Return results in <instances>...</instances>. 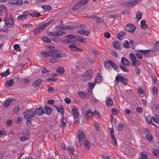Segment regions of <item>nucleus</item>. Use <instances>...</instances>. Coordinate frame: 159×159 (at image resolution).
<instances>
[{
	"label": "nucleus",
	"instance_id": "1",
	"mask_svg": "<svg viewBox=\"0 0 159 159\" xmlns=\"http://www.w3.org/2000/svg\"><path fill=\"white\" fill-rule=\"evenodd\" d=\"M23 114L27 120L26 124L28 125L30 124L32 118L35 116V113L31 110H27L23 112Z\"/></svg>",
	"mask_w": 159,
	"mask_h": 159
},
{
	"label": "nucleus",
	"instance_id": "2",
	"mask_svg": "<svg viewBox=\"0 0 159 159\" xmlns=\"http://www.w3.org/2000/svg\"><path fill=\"white\" fill-rule=\"evenodd\" d=\"M57 52H54L52 54L51 57L52 58L50 59L49 61L51 63H54L57 62L59 61L58 58L63 57L65 55L63 54L56 53Z\"/></svg>",
	"mask_w": 159,
	"mask_h": 159
},
{
	"label": "nucleus",
	"instance_id": "3",
	"mask_svg": "<svg viewBox=\"0 0 159 159\" xmlns=\"http://www.w3.org/2000/svg\"><path fill=\"white\" fill-rule=\"evenodd\" d=\"M77 135L79 143L80 144H83L85 140L84 133L81 130H79L77 131Z\"/></svg>",
	"mask_w": 159,
	"mask_h": 159
},
{
	"label": "nucleus",
	"instance_id": "4",
	"mask_svg": "<svg viewBox=\"0 0 159 159\" xmlns=\"http://www.w3.org/2000/svg\"><path fill=\"white\" fill-rule=\"evenodd\" d=\"M89 0H81L77 3L73 8L74 11H75L80 8L83 7L87 3Z\"/></svg>",
	"mask_w": 159,
	"mask_h": 159
},
{
	"label": "nucleus",
	"instance_id": "5",
	"mask_svg": "<svg viewBox=\"0 0 159 159\" xmlns=\"http://www.w3.org/2000/svg\"><path fill=\"white\" fill-rule=\"evenodd\" d=\"M6 25L8 27H11L14 24V20L11 18L6 17L4 19Z\"/></svg>",
	"mask_w": 159,
	"mask_h": 159
},
{
	"label": "nucleus",
	"instance_id": "6",
	"mask_svg": "<svg viewBox=\"0 0 159 159\" xmlns=\"http://www.w3.org/2000/svg\"><path fill=\"white\" fill-rule=\"evenodd\" d=\"M92 71L91 70H87L83 75V76L85 78L86 80L84 79L83 81L84 82H86L87 80L91 79L92 76L91 75Z\"/></svg>",
	"mask_w": 159,
	"mask_h": 159
},
{
	"label": "nucleus",
	"instance_id": "7",
	"mask_svg": "<svg viewBox=\"0 0 159 159\" xmlns=\"http://www.w3.org/2000/svg\"><path fill=\"white\" fill-rule=\"evenodd\" d=\"M58 50L56 49H51L49 51L43 52H41V54L46 57H50L52 56V54L54 52H58Z\"/></svg>",
	"mask_w": 159,
	"mask_h": 159
},
{
	"label": "nucleus",
	"instance_id": "8",
	"mask_svg": "<svg viewBox=\"0 0 159 159\" xmlns=\"http://www.w3.org/2000/svg\"><path fill=\"white\" fill-rule=\"evenodd\" d=\"M71 111L74 118V122L77 123L78 122H79V120L77 119L78 116V112L76 109L75 108H72Z\"/></svg>",
	"mask_w": 159,
	"mask_h": 159
},
{
	"label": "nucleus",
	"instance_id": "9",
	"mask_svg": "<svg viewBox=\"0 0 159 159\" xmlns=\"http://www.w3.org/2000/svg\"><path fill=\"white\" fill-rule=\"evenodd\" d=\"M29 13L27 11L24 12L23 14L18 16L17 20L19 21H23L26 18L27 16L29 15Z\"/></svg>",
	"mask_w": 159,
	"mask_h": 159
},
{
	"label": "nucleus",
	"instance_id": "10",
	"mask_svg": "<svg viewBox=\"0 0 159 159\" xmlns=\"http://www.w3.org/2000/svg\"><path fill=\"white\" fill-rule=\"evenodd\" d=\"M135 29L136 28L135 26L131 24H128L126 27V30L128 32L131 33L134 32Z\"/></svg>",
	"mask_w": 159,
	"mask_h": 159
},
{
	"label": "nucleus",
	"instance_id": "11",
	"mask_svg": "<svg viewBox=\"0 0 159 159\" xmlns=\"http://www.w3.org/2000/svg\"><path fill=\"white\" fill-rule=\"evenodd\" d=\"M85 114L86 118L88 119H91L93 118V113L91 109H87Z\"/></svg>",
	"mask_w": 159,
	"mask_h": 159
},
{
	"label": "nucleus",
	"instance_id": "12",
	"mask_svg": "<svg viewBox=\"0 0 159 159\" xmlns=\"http://www.w3.org/2000/svg\"><path fill=\"white\" fill-rule=\"evenodd\" d=\"M112 45L116 49L118 50H120L122 48L121 43L118 41H114L112 43Z\"/></svg>",
	"mask_w": 159,
	"mask_h": 159
},
{
	"label": "nucleus",
	"instance_id": "13",
	"mask_svg": "<svg viewBox=\"0 0 159 159\" xmlns=\"http://www.w3.org/2000/svg\"><path fill=\"white\" fill-rule=\"evenodd\" d=\"M34 111L35 114L39 116H41L44 113V111L42 107H40L39 108H36Z\"/></svg>",
	"mask_w": 159,
	"mask_h": 159
},
{
	"label": "nucleus",
	"instance_id": "14",
	"mask_svg": "<svg viewBox=\"0 0 159 159\" xmlns=\"http://www.w3.org/2000/svg\"><path fill=\"white\" fill-rule=\"evenodd\" d=\"M8 3L11 4L20 6L22 4V1L21 0H9Z\"/></svg>",
	"mask_w": 159,
	"mask_h": 159
},
{
	"label": "nucleus",
	"instance_id": "15",
	"mask_svg": "<svg viewBox=\"0 0 159 159\" xmlns=\"http://www.w3.org/2000/svg\"><path fill=\"white\" fill-rule=\"evenodd\" d=\"M29 134L28 133H23L20 138V140L21 142H24L28 140L29 138Z\"/></svg>",
	"mask_w": 159,
	"mask_h": 159
},
{
	"label": "nucleus",
	"instance_id": "16",
	"mask_svg": "<svg viewBox=\"0 0 159 159\" xmlns=\"http://www.w3.org/2000/svg\"><path fill=\"white\" fill-rule=\"evenodd\" d=\"M77 32L80 34L88 36L90 34V32L85 30H79L77 31Z\"/></svg>",
	"mask_w": 159,
	"mask_h": 159
},
{
	"label": "nucleus",
	"instance_id": "17",
	"mask_svg": "<svg viewBox=\"0 0 159 159\" xmlns=\"http://www.w3.org/2000/svg\"><path fill=\"white\" fill-rule=\"evenodd\" d=\"M43 109H44V113L49 115L52 113V109L50 107L45 105Z\"/></svg>",
	"mask_w": 159,
	"mask_h": 159
},
{
	"label": "nucleus",
	"instance_id": "18",
	"mask_svg": "<svg viewBox=\"0 0 159 159\" xmlns=\"http://www.w3.org/2000/svg\"><path fill=\"white\" fill-rule=\"evenodd\" d=\"M74 42L75 41H77L85 43H86L87 41V40L86 39L83 38L80 36H76V39H74Z\"/></svg>",
	"mask_w": 159,
	"mask_h": 159
},
{
	"label": "nucleus",
	"instance_id": "19",
	"mask_svg": "<svg viewBox=\"0 0 159 159\" xmlns=\"http://www.w3.org/2000/svg\"><path fill=\"white\" fill-rule=\"evenodd\" d=\"M65 118L63 116L60 119L61 124L60 125L59 127H61L62 129H63L65 128L66 126V123L64 121L65 120Z\"/></svg>",
	"mask_w": 159,
	"mask_h": 159
},
{
	"label": "nucleus",
	"instance_id": "20",
	"mask_svg": "<svg viewBox=\"0 0 159 159\" xmlns=\"http://www.w3.org/2000/svg\"><path fill=\"white\" fill-rule=\"evenodd\" d=\"M121 63L123 65L127 66L130 65V63L127 59L125 57H122L121 59Z\"/></svg>",
	"mask_w": 159,
	"mask_h": 159
},
{
	"label": "nucleus",
	"instance_id": "21",
	"mask_svg": "<svg viewBox=\"0 0 159 159\" xmlns=\"http://www.w3.org/2000/svg\"><path fill=\"white\" fill-rule=\"evenodd\" d=\"M49 34L52 36H57L62 35V32L61 31H53L49 32Z\"/></svg>",
	"mask_w": 159,
	"mask_h": 159
},
{
	"label": "nucleus",
	"instance_id": "22",
	"mask_svg": "<svg viewBox=\"0 0 159 159\" xmlns=\"http://www.w3.org/2000/svg\"><path fill=\"white\" fill-rule=\"evenodd\" d=\"M110 66L115 70L118 71L120 70L119 67L113 61L110 60Z\"/></svg>",
	"mask_w": 159,
	"mask_h": 159
},
{
	"label": "nucleus",
	"instance_id": "23",
	"mask_svg": "<svg viewBox=\"0 0 159 159\" xmlns=\"http://www.w3.org/2000/svg\"><path fill=\"white\" fill-rule=\"evenodd\" d=\"M14 84V81L13 80L10 79L7 81L5 82V85L7 87H10Z\"/></svg>",
	"mask_w": 159,
	"mask_h": 159
},
{
	"label": "nucleus",
	"instance_id": "24",
	"mask_svg": "<svg viewBox=\"0 0 159 159\" xmlns=\"http://www.w3.org/2000/svg\"><path fill=\"white\" fill-rule=\"evenodd\" d=\"M42 25L36 28L34 30V34H38L40 32L42 31L44 29L43 28Z\"/></svg>",
	"mask_w": 159,
	"mask_h": 159
},
{
	"label": "nucleus",
	"instance_id": "25",
	"mask_svg": "<svg viewBox=\"0 0 159 159\" xmlns=\"http://www.w3.org/2000/svg\"><path fill=\"white\" fill-rule=\"evenodd\" d=\"M68 48L70 49V51H76L77 49L78 48V47L75 46L74 43H71L70 45Z\"/></svg>",
	"mask_w": 159,
	"mask_h": 159
},
{
	"label": "nucleus",
	"instance_id": "26",
	"mask_svg": "<svg viewBox=\"0 0 159 159\" xmlns=\"http://www.w3.org/2000/svg\"><path fill=\"white\" fill-rule=\"evenodd\" d=\"M126 34V33L125 32L120 31L119 34L117 35V37L120 40H123L122 36L125 35Z\"/></svg>",
	"mask_w": 159,
	"mask_h": 159
},
{
	"label": "nucleus",
	"instance_id": "27",
	"mask_svg": "<svg viewBox=\"0 0 159 159\" xmlns=\"http://www.w3.org/2000/svg\"><path fill=\"white\" fill-rule=\"evenodd\" d=\"M141 27L143 29H147L148 27V25L146 24V21L144 20H142L141 21Z\"/></svg>",
	"mask_w": 159,
	"mask_h": 159
},
{
	"label": "nucleus",
	"instance_id": "28",
	"mask_svg": "<svg viewBox=\"0 0 159 159\" xmlns=\"http://www.w3.org/2000/svg\"><path fill=\"white\" fill-rule=\"evenodd\" d=\"M42 82V80H41L40 79H38L36 80L32 84V86L33 87H35L38 86L40 82Z\"/></svg>",
	"mask_w": 159,
	"mask_h": 159
},
{
	"label": "nucleus",
	"instance_id": "29",
	"mask_svg": "<svg viewBox=\"0 0 159 159\" xmlns=\"http://www.w3.org/2000/svg\"><path fill=\"white\" fill-rule=\"evenodd\" d=\"M54 107H56L57 111L61 113H63L64 112V109L62 106H55Z\"/></svg>",
	"mask_w": 159,
	"mask_h": 159
},
{
	"label": "nucleus",
	"instance_id": "30",
	"mask_svg": "<svg viewBox=\"0 0 159 159\" xmlns=\"http://www.w3.org/2000/svg\"><path fill=\"white\" fill-rule=\"evenodd\" d=\"M7 9L5 6L3 5H0V15H2V12H6Z\"/></svg>",
	"mask_w": 159,
	"mask_h": 159
},
{
	"label": "nucleus",
	"instance_id": "31",
	"mask_svg": "<svg viewBox=\"0 0 159 159\" xmlns=\"http://www.w3.org/2000/svg\"><path fill=\"white\" fill-rule=\"evenodd\" d=\"M67 150L71 155H73L74 154L75 152L74 148L73 147H68L67 148Z\"/></svg>",
	"mask_w": 159,
	"mask_h": 159
},
{
	"label": "nucleus",
	"instance_id": "32",
	"mask_svg": "<svg viewBox=\"0 0 159 159\" xmlns=\"http://www.w3.org/2000/svg\"><path fill=\"white\" fill-rule=\"evenodd\" d=\"M111 139L113 142V144L114 146H116L117 145V142L116 139V138L115 135L114 134H111Z\"/></svg>",
	"mask_w": 159,
	"mask_h": 159
},
{
	"label": "nucleus",
	"instance_id": "33",
	"mask_svg": "<svg viewBox=\"0 0 159 159\" xmlns=\"http://www.w3.org/2000/svg\"><path fill=\"white\" fill-rule=\"evenodd\" d=\"M61 43L63 44H66L67 43H71L74 42V39H67L61 41Z\"/></svg>",
	"mask_w": 159,
	"mask_h": 159
},
{
	"label": "nucleus",
	"instance_id": "34",
	"mask_svg": "<svg viewBox=\"0 0 159 159\" xmlns=\"http://www.w3.org/2000/svg\"><path fill=\"white\" fill-rule=\"evenodd\" d=\"M78 94L80 98H83L86 97L87 94L85 92H83L81 91H79L78 92Z\"/></svg>",
	"mask_w": 159,
	"mask_h": 159
},
{
	"label": "nucleus",
	"instance_id": "35",
	"mask_svg": "<svg viewBox=\"0 0 159 159\" xmlns=\"http://www.w3.org/2000/svg\"><path fill=\"white\" fill-rule=\"evenodd\" d=\"M93 19L95 21H96L98 23H100L102 22L103 21V20L102 18H99L98 17L95 16L93 18Z\"/></svg>",
	"mask_w": 159,
	"mask_h": 159
},
{
	"label": "nucleus",
	"instance_id": "36",
	"mask_svg": "<svg viewBox=\"0 0 159 159\" xmlns=\"http://www.w3.org/2000/svg\"><path fill=\"white\" fill-rule=\"evenodd\" d=\"M153 120L157 123L159 121V116L157 114L153 115L152 117Z\"/></svg>",
	"mask_w": 159,
	"mask_h": 159
},
{
	"label": "nucleus",
	"instance_id": "37",
	"mask_svg": "<svg viewBox=\"0 0 159 159\" xmlns=\"http://www.w3.org/2000/svg\"><path fill=\"white\" fill-rule=\"evenodd\" d=\"M123 47L126 48H130L129 45V43L127 40H125L124 42H123Z\"/></svg>",
	"mask_w": 159,
	"mask_h": 159
},
{
	"label": "nucleus",
	"instance_id": "38",
	"mask_svg": "<svg viewBox=\"0 0 159 159\" xmlns=\"http://www.w3.org/2000/svg\"><path fill=\"white\" fill-rule=\"evenodd\" d=\"M54 20V19H52L51 20H50L48 22L43 23L42 25V26H43V28H45L46 26L48 25L49 24H50L52 23L53 21Z\"/></svg>",
	"mask_w": 159,
	"mask_h": 159
},
{
	"label": "nucleus",
	"instance_id": "39",
	"mask_svg": "<svg viewBox=\"0 0 159 159\" xmlns=\"http://www.w3.org/2000/svg\"><path fill=\"white\" fill-rule=\"evenodd\" d=\"M123 5L124 6H126L128 7H131L133 6V4L131 2V1H127L123 3Z\"/></svg>",
	"mask_w": 159,
	"mask_h": 159
},
{
	"label": "nucleus",
	"instance_id": "40",
	"mask_svg": "<svg viewBox=\"0 0 159 159\" xmlns=\"http://www.w3.org/2000/svg\"><path fill=\"white\" fill-rule=\"evenodd\" d=\"M9 74L10 72L9 71V69H7L6 71L1 73L0 75L2 76L5 77L8 75Z\"/></svg>",
	"mask_w": 159,
	"mask_h": 159
},
{
	"label": "nucleus",
	"instance_id": "41",
	"mask_svg": "<svg viewBox=\"0 0 159 159\" xmlns=\"http://www.w3.org/2000/svg\"><path fill=\"white\" fill-rule=\"evenodd\" d=\"M42 39L43 41L46 43H51V42L50 39L46 36L42 37Z\"/></svg>",
	"mask_w": 159,
	"mask_h": 159
},
{
	"label": "nucleus",
	"instance_id": "42",
	"mask_svg": "<svg viewBox=\"0 0 159 159\" xmlns=\"http://www.w3.org/2000/svg\"><path fill=\"white\" fill-rule=\"evenodd\" d=\"M56 71L58 73L61 74L63 73L64 71V68L61 67H58V68L57 70Z\"/></svg>",
	"mask_w": 159,
	"mask_h": 159
},
{
	"label": "nucleus",
	"instance_id": "43",
	"mask_svg": "<svg viewBox=\"0 0 159 159\" xmlns=\"http://www.w3.org/2000/svg\"><path fill=\"white\" fill-rule=\"evenodd\" d=\"M139 51L141 53L144 55H146L149 53L150 52L151 50L150 49L144 50H139Z\"/></svg>",
	"mask_w": 159,
	"mask_h": 159
},
{
	"label": "nucleus",
	"instance_id": "44",
	"mask_svg": "<svg viewBox=\"0 0 159 159\" xmlns=\"http://www.w3.org/2000/svg\"><path fill=\"white\" fill-rule=\"evenodd\" d=\"M41 7L45 11H48L51 9V7L49 5L47 6H42Z\"/></svg>",
	"mask_w": 159,
	"mask_h": 159
},
{
	"label": "nucleus",
	"instance_id": "45",
	"mask_svg": "<svg viewBox=\"0 0 159 159\" xmlns=\"http://www.w3.org/2000/svg\"><path fill=\"white\" fill-rule=\"evenodd\" d=\"M84 144H85L86 149H89L90 148V144L87 140H85V141H84Z\"/></svg>",
	"mask_w": 159,
	"mask_h": 159
},
{
	"label": "nucleus",
	"instance_id": "46",
	"mask_svg": "<svg viewBox=\"0 0 159 159\" xmlns=\"http://www.w3.org/2000/svg\"><path fill=\"white\" fill-rule=\"evenodd\" d=\"M146 120L148 123L152 125H155L152 122L151 118L150 116H148L146 117Z\"/></svg>",
	"mask_w": 159,
	"mask_h": 159
},
{
	"label": "nucleus",
	"instance_id": "47",
	"mask_svg": "<svg viewBox=\"0 0 159 159\" xmlns=\"http://www.w3.org/2000/svg\"><path fill=\"white\" fill-rule=\"evenodd\" d=\"M12 101L11 98H8L4 103V106L5 107H7L11 103Z\"/></svg>",
	"mask_w": 159,
	"mask_h": 159
},
{
	"label": "nucleus",
	"instance_id": "48",
	"mask_svg": "<svg viewBox=\"0 0 159 159\" xmlns=\"http://www.w3.org/2000/svg\"><path fill=\"white\" fill-rule=\"evenodd\" d=\"M153 154L157 157H159V151L157 149H154L152 150Z\"/></svg>",
	"mask_w": 159,
	"mask_h": 159
},
{
	"label": "nucleus",
	"instance_id": "49",
	"mask_svg": "<svg viewBox=\"0 0 159 159\" xmlns=\"http://www.w3.org/2000/svg\"><path fill=\"white\" fill-rule=\"evenodd\" d=\"M30 16L32 17H38L41 15L39 13L36 12H34L33 13H30Z\"/></svg>",
	"mask_w": 159,
	"mask_h": 159
},
{
	"label": "nucleus",
	"instance_id": "50",
	"mask_svg": "<svg viewBox=\"0 0 159 159\" xmlns=\"http://www.w3.org/2000/svg\"><path fill=\"white\" fill-rule=\"evenodd\" d=\"M140 65V63L137 60V59L132 61V65L134 66L137 67Z\"/></svg>",
	"mask_w": 159,
	"mask_h": 159
},
{
	"label": "nucleus",
	"instance_id": "51",
	"mask_svg": "<svg viewBox=\"0 0 159 159\" xmlns=\"http://www.w3.org/2000/svg\"><path fill=\"white\" fill-rule=\"evenodd\" d=\"M129 55L130 58L132 61H134L135 60L137 59L133 53L132 52L130 53L129 54Z\"/></svg>",
	"mask_w": 159,
	"mask_h": 159
},
{
	"label": "nucleus",
	"instance_id": "52",
	"mask_svg": "<svg viewBox=\"0 0 159 159\" xmlns=\"http://www.w3.org/2000/svg\"><path fill=\"white\" fill-rule=\"evenodd\" d=\"M141 54L142 53H141L139 51V50L137 52H136L135 53V55L138 58L140 59H141L143 57Z\"/></svg>",
	"mask_w": 159,
	"mask_h": 159
},
{
	"label": "nucleus",
	"instance_id": "53",
	"mask_svg": "<svg viewBox=\"0 0 159 159\" xmlns=\"http://www.w3.org/2000/svg\"><path fill=\"white\" fill-rule=\"evenodd\" d=\"M123 77L121 76H117L116 77V80L117 82H122Z\"/></svg>",
	"mask_w": 159,
	"mask_h": 159
},
{
	"label": "nucleus",
	"instance_id": "54",
	"mask_svg": "<svg viewBox=\"0 0 159 159\" xmlns=\"http://www.w3.org/2000/svg\"><path fill=\"white\" fill-rule=\"evenodd\" d=\"M13 47L15 49L18 51H20L21 50V49L20 48V45L18 44H15L14 45Z\"/></svg>",
	"mask_w": 159,
	"mask_h": 159
},
{
	"label": "nucleus",
	"instance_id": "55",
	"mask_svg": "<svg viewBox=\"0 0 159 159\" xmlns=\"http://www.w3.org/2000/svg\"><path fill=\"white\" fill-rule=\"evenodd\" d=\"M65 37L68 38L70 39H75L76 36L72 35H68L65 36Z\"/></svg>",
	"mask_w": 159,
	"mask_h": 159
},
{
	"label": "nucleus",
	"instance_id": "56",
	"mask_svg": "<svg viewBox=\"0 0 159 159\" xmlns=\"http://www.w3.org/2000/svg\"><path fill=\"white\" fill-rule=\"evenodd\" d=\"M120 67L121 69L124 72H128V70L126 69L125 67L123 65L120 64Z\"/></svg>",
	"mask_w": 159,
	"mask_h": 159
},
{
	"label": "nucleus",
	"instance_id": "57",
	"mask_svg": "<svg viewBox=\"0 0 159 159\" xmlns=\"http://www.w3.org/2000/svg\"><path fill=\"white\" fill-rule=\"evenodd\" d=\"M136 17L138 20H140L141 19V13L140 12H137L136 14Z\"/></svg>",
	"mask_w": 159,
	"mask_h": 159
},
{
	"label": "nucleus",
	"instance_id": "58",
	"mask_svg": "<svg viewBox=\"0 0 159 159\" xmlns=\"http://www.w3.org/2000/svg\"><path fill=\"white\" fill-rule=\"evenodd\" d=\"M111 111L112 113V114L113 115H116L118 113L117 110L114 108H112Z\"/></svg>",
	"mask_w": 159,
	"mask_h": 159
},
{
	"label": "nucleus",
	"instance_id": "59",
	"mask_svg": "<svg viewBox=\"0 0 159 159\" xmlns=\"http://www.w3.org/2000/svg\"><path fill=\"white\" fill-rule=\"evenodd\" d=\"M104 63L105 67L107 69H109V61H105Z\"/></svg>",
	"mask_w": 159,
	"mask_h": 159
},
{
	"label": "nucleus",
	"instance_id": "60",
	"mask_svg": "<svg viewBox=\"0 0 159 159\" xmlns=\"http://www.w3.org/2000/svg\"><path fill=\"white\" fill-rule=\"evenodd\" d=\"M94 116L98 119H100V114L97 111L94 112Z\"/></svg>",
	"mask_w": 159,
	"mask_h": 159
},
{
	"label": "nucleus",
	"instance_id": "61",
	"mask_svg": "<svg viewBox=\"0 0 159 159\" xmlns=\"http://www.w3.org/2000/svg\"><path fill=\"white\" fill-rule=\"evenodd\" d=\"M146 138L149 141H151L152 140V135L149 134H147L146 135Z\"/></svg>",
	"mask_w": 159,
	"mask_h": 159
},
{
	"label": "nucleus",
	"instance_id": "62",
	"mask_svg": "<svg viewBox=\"0 0 159 159\" xmlns=\"http://www.w3.org/2000/svg\"><path fill=\"white\" fill-rule=\"evenodd\" d=\"M19 111V107H16L13 110V112L14 113H16Z\"/></svg>",
	"mask_w": 159,
	"mask_h": 159
},
{
	"label": "nucleus",
	"instance_id": "63",
	"mask_svg": "<svg viewBox=\"0 0 159 159\" xmlns=\"http://www.w3.org/2000/svg\"><path fill=\"white\" fill-rule=\"evenodd\" d=\"M124 125L123 124H120L117 127L118 130L119 131H121L123 128L124 127Z\"/></svg>",
	"mask_w": 159,
	"mask_h": 159
},
{
	"label": "nucleus",
	"instance_id": "64",
	"mask_svg": "<svg viewBox=\"0 0 159 159\" xmlns=\"http://www.w3.org/2000/svg\"><path fill=\"white\" fill-rule=\"evenodd\" d=\"M155 48L157 50H159V42H157L155 44Z\"/></svg>",
	"mask_w": 159,
	"mask_h": 159
}]
</instances>
